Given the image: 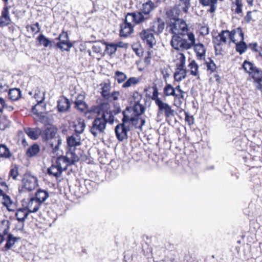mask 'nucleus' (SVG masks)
Returning <instances> with one entry per match:
<instances>
[{
	"label": "nucleus",
	"instance_id": "f257e3e1",
	"mask_svg": "<svg viewBox=\"0 0 262 262\" xmlns=\"http://www.w3.org/2000/svg\"><path fill=\"white\" fill-rule=\"evenodd\" d=\"M100 86L101 96L107 102L92 106L90 109V113H94L97 115L93 121L90 130L95 137L104 132L107 123L113 124L115 121L118 122L117 119H115V116L121 113V109L119 106H115L114 109H112L109 103L112 101H117L120 96L119 91H114L112 93L110 92L112 87L110 79L101 83Z\"/></svg>",
	"mask_w": 262,
	"mask_h": 262
},
{
	"label": "nucleus",
	"instance_id": "f03ea898",
	"mask_svg": "<svg viewBox=\"0 0 262 262\" xmlns=\"http://www.w3.org/2000/svg\"><path fill=\"white\" fill-rule=\"evenodd\" d=\"M58 128L52 124H48L41 129L40 136L42 140L48 143L54 151H56L61 143L57 136Z\"/></svg>",
	"mask_w": 262,
	"mask_h": 262
},
{
	"label": "nucleus",
	"instance_id": "7ed1b4c3",
	"mask_svg": "<svg viewBox=\"0 0 262 262\" xmlns=\"http://www.w3.org/2000/svg\"><path fill=\"white\" fill-rule=\"evenodd\" d=\"M237 30V28H234L231 31L222 30L217 35H213L212 36V43L216 54H222L223 51L222 46L227 43L228 37L229 43L235 41L234 36H236Z\"/></svg>",
	"mask_w": 262,
	"mask_h": 262
},
{
	"label": "nucleus",
	"instance_id": "20e7f679",
	"mask_svg": "<svg viewBox=\"0 0 262 262\" xmlns=\"http://www.w3.org/2000/svg\"><path fill=\"white\" fill-rule=\"evenodd\" d=\"M188 39L180 35H173L172 36L170 45L172 48L177 51H184L191 49L195 43V38L192 32L186 34Z\"/></svg>",
	"mask_w": 262,
	"mask_h": 262
},
{
	"label": "nucleus",
	"instance_id": "39448f33",
	"mask_svg": "<svg viewBox=\"0 0 262 262\" xmlns=\"http://www.w3.org/2000/svg\"><path fill=\"white\" fill-rule=\"evenodd\" d=\"M82 154L79 151L78 154L67 152L66 156H59L56 159L55 164L62 171L66 170L68 167L79 161Z\"/></svg>",
	"mask_w": 262,
	"mask_h": 262
},
{
	"label": "nucleus",
	"instance_id": "423d86ee",
	"mask_svg": "<svg viewBox=\"0 0 262 262\" xmlns=\"http://www.w3.org/2000/svg\"><path fill=\"white\" fill-rule=\"evenodd\" d=\"M38 186V180L36 177L29 173H25L18 186V191L20 193L30 192Z\"/></svg>",
	"mask_w": 262,
	"mask_h": 262
},
{
	"label": "nucleus",
	"instance_id": "0eeeda50",
	"mask_svg": "<svg viewBox=\"0 0 262 262\" xmlns=\"http://www.w3.org/2000/svg\"><path fill=\"white\" fill-rule=\"evenodd\" d=\"M169 32L173 35L186 36L190 32L188 26L183 19H176L169 22Z\"/></svg>",
	"mask_w": 262,
	"mask_h": 262
},
{
	"label": "nucleus",
	"instance_id": "6e6552de",
	"mask_svg": "<svg viewBox=\"0 0 262 262\" xmlns=\"http://www.w3.org/2000/svg\"><path fill=\"white\" fill-rule=\"evenodd\" d=\"M155 29L150 28L143 29L139 33V37L142 42L149 50L152 49L156 45V40L154 35Z\"/></svg>",
	"mask_w": 262,
	"mask_h": 262
},
{
	"label": "nucleus",
	"instance_id": "1a4fd4ad",
	"mask_svg": "<svg viewBox=\"0 0 262 262\" xmlns=\"http://www.w3.org/2000/svg\"><path fill=\"white\" fill-rule=\"evenodd\" d=\"M242 67L254 82H262V70L260 69L247 60L243 63Z\"/></svg>",
	"mask_w": 262,
	"mask_h": 262
},
{
	"label": "nucleus",
	"instance_id": "9d476101",
	"mask_svg": "<svg viewBox=\"0 0 262 262\" xmlns=\"http://www.w3.org/2000/svg\"><path fill=\"white\" fill-rule=\"evenodd\" d=\"M46 104L45 102H37V103L32 106V112L33 119L37 122L43 123L47 121V117L46 112Z\"/></svg>",
	"mask_w": 262,
	"mask_h": 262
},
{
	"label": "nucleus",
	"instance_id": "9b49d317",
	"mask_svg": "<svg viewBox=\"0 0 262 262\" xmlns=\"http://www.w3.org/2000/svg\"><path fill=\"white\" fill-rule=\"evenodd\" d=\"M55 39L59 41L55 44V47L62 52H69L73 47V43L69 40L68 32L64 30H62Z\"/></svg>",
	"mask_w": 262,
	"mask_h": 262
},
{
	"label": "nucleus",
	"instance_id": "f8f14e48",
	"mask_svg": "<svg viewBox=\"0 0 262 262\" xmlns=\"http://www.w3.org/2000/svg\"><path fill=\"white\" fill-rule=\"evenodd\" d=\"M237 35L238 38L236 39L235 36H234V42H232L235 45V51L239 53V55L244 54L248 48L247 43L244 41V33L243 29L241 27H237L236 35Z\"/></svg>",
	"mask_w": 262,
	"mask_h": 262
},
{
	"label": "nucleus",
	"instance_id": "ddd939ff",
	"mask_svg": "<svg viewBox=\"0 0 262 262\" xmlns=\"http://www.w3.org/2000/svg\"><path fill=\"white\" fill-rule=\"evenodd\" d=\"M138 11L148 20L151 18L152 12L157 8L156 5L151 0H147L141 2Z\"/></svg>",
	"mask_w": 262,
	"mask_h": 262
},
{
	"label": "nucleus",
	"instance_id": "4468645a",
	"mask_svg": "<svg viewBox=\"0 0 262 262\" xmlns=\"http://www.w3.org/2000/svg\"><path fill=\"white\" fill-rule=\"evenodd\" d=\"M125 18L134 27L136 26L142 25L147 21L138 10L126 13Z\"/></svg>",
	"mask_w": 262,
	"mask_h": 262
},
{
	"label": "nucleus",
	"instance_id": "2eb2a0df",
	"mask_svg": "<svg viewBox=\"0 0 262 262\" xmlns=\"http://www.w3.org/2000/svg\"><path fill=\"white\" fill-rule=\"evenodd\" d=\"M144 113H140V111L137 108V111L134 106H127L122 112L123 118L122 122L127 124L132 121H135V118L141 116Z\"/></svg>",
	"mask_w": 262,
	"mask_h": 262
},
{
	"label": "nucleus",
	"instance_id": "dca6fc26",
	"mask_svg": "<svg viewBox=\"0 0 262 262\" xmlns=\"http://www.w3.org/2000/svg\"><path fill=\"white\" fill-rule=\"evenodd\" d=\"M176 92L172 96L173 104L177 108H180L183 103L186 101L188 97V92L183 91L180 85H177Z\"/></svg>",
	"mask_w": 262,
	"mask_h": 262
},
{
	"label": "nucleus",
	"instance_id": "f3484780",
	"mask_svg": "<svg viewBox=\"0 0 262 262\" xmlns=\"http://www.w3.org/2000/svg\"><path fill=\"white\" fill-rule=\"evenodd\" d=\"M142 98V94L137 90L132 92L128 98V101L130 104L133 105V106L136 111L138 108L140 111V113H144L145 111V107L140 103Z\"/></svg>",
	"mask_w": 262,
	"mask_h": 262
},
{
	"label": "nucleus",
	"instance_id": "a211bd4d",
	"mask_svg": "<svg viewBox=\"0 0 262 262\" xmlns=\"http://www.w3.org/2000/svg\"><path fill=\"white\" fill-rule=\"evenodd\" d=\"M67 142L69 148L68 152L77 154L76 152V147L81 144V138L78 134L74 133L72 135L68 137Z\"/></svg>",
	"mask_w": 262,
	"mask_h": 262
},
{
	"label": "nucleus",
	"instance_id": "6ab92c4d",
	"mask_svg": "<svg viewBox=\"0 0 262 262\" xmlns=\"http://www.w3.org/2000/svg\"><path fill=\"white\" fill-rule=\"evenodd\" d=\"M41 205L34 196H32L27 201L24 200L22 202L23 206L26 207L30 213L36 212Z\"/></svg>",
	"mask_w": 262,
	"mask_h": 262
},
{
	"label": "nucleus",
	"instance_id": "aec40b11",
	"mask_svg": "<svg viewBox=\"0 0 262 262\" xmlns=\"http://www.w3.org/2000/svg\"><path fill=\"white\" fill-rule=\"evenodd\" d=\"M119 34L121 37H126L134 33V27L124 18L120 24Z\"/></svg>",
	"mask_w": 262,
	"mask_h": 262
},
{
	"label": "nucleus",
	"instance_id": "412c9836",
	"mask_svg": "<svg viewBox=\"0 0 262 262\" xmlns=\"http://www.w3.org/2000/svg\"><path fill=\"white\" fill-rule=\"evenodd\" d=\"M156 105L158 107V114L164 113L166 118L174 116V111L172 109L171 106L168 103L162 101L157 104Z\"/></svg>",
	"mask_w": 262,
	"mask_h": 262
},
{
	"label": "nucleus",
	"instance_id": "4be33fe9",
	"mask_svg": "<svg viewBox=\"0 0 262 262\" xmlns=\"http://www.w3.org/2000/svg\"><path fill=\"white\" fill-rule=\"evenodd\" d=\"M244 6V0H231V11L235 15L243 16Z\"/></svg>",
	"mask_w": 262,
	"mask_h": 262
},
{
	"label": "nucleus",
	"instance_id": "5701e85b",
	"mask_svg": "<svg viewBox=\"0 0 262 262\" xmlns=\"http://www.w3.org/2000/svg\"><path fill=\"white\" fill-rule=\"evenodd\" d=\"M126 124L123 122L119 123L115 127V134L117 139L123 141L127 138V132L129 130L125 126Z\"/></svg>",
	"mask_w": 262,
	"mask_h": 262
},
{
	"label": "nucleus",
	"instance_id": "b1692460",
	"mask_svg": "<svg viewBox=\"0 0 262 262\" xmlns=\"http://www.w3.org/2000/svg\"><path fill=\"white\" fill-rule=\"evenodd\" d=\"M188 72L191 76L196 78L197 80L200 79V75L199 72V66L194 59L189 58L188 60Z\"/></svg>",
	"mask_w": 262,
	"mask_h": 262
},
{
	"label": "nucleus",
	"instance_id": "393cba45",
	"mask_svg": "<svg viewBox=\"0 0 262 262\" xmlns=\"http://www.w3.org/2000/svg\"><path fill=\"white\" fill-rule=\"evenodd\" d=\"M181 11L178 6L175 5L168 9L166 12V15L169 18V21L172 22L176 20V19H180V15Z\"/></svg>",
	"mask_w": 262,
	"mask_h": 262
},
{
	"label": "nucleus",
	"instance_id": "a878e982",
	"mask_svg": "<svg viewBox=\"0 0 262 262\" xmlns=\"http://www.w3.org/2000/svg\"><path fill=\"white\" fill-rule=\"evenodd\" d=\"M2 204L6 207L9 212H14L16 210V204L11 199L10 196L4 193L2 195Z\"/></svg>",
	"mask_w": 262,
	"mask_h": 262
},
{
	"label": "nucleus",
	"instance_id": "bb28decb",
	"mask_svg": "<svg viewBox=\"0 0 262 262\" xmlns=\"http://www.w3.org/2000/svg\"><path fill=\"white\" fill-rule=\"evenodd\" d=\"M85 95L79 94L74 102V107L81 112H84L88 108V105L84 101Z\"/></svg>",
	"mask_w": 262,
	"mask_h": 262
},
{
	"label": "nucleus",
	"instance_id": "cd10ccee",
	"mask_svg": "<svg viewBox=\"0 0 262 262\" xmlns=\"http://www.w3.org/2000/svg\"><path fill=\"white\" fill-rule=\"evenodd\" d=\"M15 216L16 220L21 224V227L24 226V222L25 221L27 217L30 212L29 210L26 208V207L23 206L22 208H20L19 209H17L15 210Z\"/></svg>",
	"mask_w": 262,
	"mask_h": 262
},
{
	"label": "nucleus",
	"instance_id": "c85d7f7f",
	"mask_svg": "<svg viewBox=\"0 0 262 262\" xmlns=\"http://www.w3.org/2000/svg\"><path fill=\"white\" fill-rule=\"evenodd\" d=\"M24 131L33 140L38 139L41 134V129L37 127L35 128L26 127L24 128Z\"/></svg>",
	"mask_w": 262,
	"mask_h": 262
},
{
	"label": "nucleus",
	"instance_id": "c756f323",
	"mask_svg": "<svg viewBox=\"0 0 262 262\" xmlns=\"http://www.w3.org/2000/svg\"><path fill=\"white\" fill-rule=\"evenodd\" d=\"M71 106L69 100L65 96L61 97L57 102L58 111L59 112H66Z\"/></svg>",
	"mask_w": 262,
	"mask_h": 262
},
{
	"label": "nucleus",
	"instance_id": "7c9ffc66",
	"mask_svg": "<svg viewBox=\"0 0 262 262\" xmlns=\"http://www.w3.org/2000/svg\"><path fill=\"white\" fill-rule=\"evenodd\" d=\"M199 4L203 7H209L207 11L214 13L217 9L218 0H198Z\"/></svg>",
	"mask_w": 262,
	"mask_h": 262
},
{
	"label": "nucleus",
	"instance_id": "2f4dec72",
	"mask_svg": "<svg viewBox=\"0 0 262 262\" xmlns=\"http://www.w3.org/2000/svg\"><path fill=\"white\" fill-rule=\"evenodd\" d=\"M188 71L186 68H178L175 69L173 78L175 81L180 82L187 77Z\"/></svg>",
	"mask_w": 262,
	"mask_h": 262
},
{
	"label": "nucleus",
	"instance_id": "473e14b6",
	"mask_svg": "<svg viewBox=\"0 0 262 262\" xmlns=\"http://www.w3.org/2000/svg\"><path fill=\"white\" fill-rule=\"evenodd\" d=\"M8 97L11 101H16L22 97L21 91L19 88L9 89L8 92Z\"/></svg>",
	"mask_w": 262,
	"mask_h": 262
},
{
	"label": "nucleus",
	"instance_id": "72a5a7b5",
	"mask_svg": "<svg viewBox=\"0 0 262 262\" xmlns=\"http://www.w3.org/2000/svg\"><path fill=\"white\" fill-rule=\"evenodd\" d=\"M141 79V77H130L126 79V81L123 83L122 88L127 89L130 87H135L140 83Z\"/></svg>",
	"mask_w": 262,
	"mask_h": 262
},
{
	"label": "nucleus",
	"instance_id": "f704fd0d",
	"mask_svg": "<svg viewBox=\"0 0 262 262\" xmlns=\"http://www.w3.org/2000/svg\"><path fill=\"white\" fill-rule=\"evenodd\" d=\"M194 50L196 54L197 59L202 60L205 59L206 54V49L203 44L199 43L195 44L194 43Z\"/></svg>",
	"mask_w": 262,
	"mask_h": 262
},
{
	"label": "nucleus",
	"instance_id": "c9c22d12",
	"mask_svg": "<svg viewBox=\"0 0 262 262\" xmlns=\"http://www.w3.org/2000/svg\"><path fill=\"white\" fill-rule=\"evenodd\" d=\"M33 196L38 200L39 203L42 204V203L49 198V194L47 190L39 189L36 191Z\"/></svg>",
	"mask_w": 262,
	"mask_h": 262
},
{
	"label": "nucleus",
	"instance_id": "e433bc0d",
	"mask_svg": "<svg viewBox=\"0 0 262 262\" xmlns=\"http://www.w3.org/2000/svg\"><path fill=\"white\" fill-rule=\"evenodd\" d=\"M19 238V237L14 236L11 233L8 234L5 238L6 243L4 247L5 250L7 251L10 249Z\"/></svg>",
	"mask_w": 262,
	"mask_h": 262
},
{
	"label": "nucleus",
	"instance_id": "4c0bfd02",
	"mask_svg": "<svg viewBox=\"0 0 262 262\" xmlns=\"http://www.w3.org/2000/svg\"><path fill=\"white\" fill-rule=\"evenodd\" d=\"M10 222L9 220H3L0 222V234L5 237L9 234L10 230Z\"/></svg>",
	"mask_w": 262,
	"mask_h": 262
},
{
	"label": "nucleus",
	"instance_id": "58836bf2",
	"mask_svg": "<svg viewBox=\"0 0 262 262\" xmlns=\"http://www.w3.org/2000/svg\"><path fill=\"white\" fill-rule=\"evenodd\" d=\"M12 154L9 148L4 144H0V158L10 159Z\"/></svg>",
	"mask_w": 262,
	"mask_h": 262
},
{
	"label": "nucleus",
	"instance_id": "ea45409f",
	"mask_svg": "<svg viewBox=\"0 0 262 262\" xmlns=\"http://www.w3.org/2000/svg\"><path fill=\"white\" fill-rule=\"evenodd\" d=\"M18 176L19 166L16 164H12L8 173L9 179H12L13 180H17Z\"/></svg>",
	"mask_w": 262,
	"mask_h": 262
},
{
	"label": "nucleus",
	"instance_id": "a19ab883",
	"mask_svg": "<svg viewBox=\"0 0 262 262\" xmlns=\"http://www.w3.org/2000/svg\"><path fill=\"white\" fill-rule=\"evenodd\" d=\"M62 170L54 163L48 169V173L50 176H53L56 178L59 177Z\"/></svg>",
	"mask_w": 262,
	"mask_h": 262
},
{
	"label": "nucleus",
	"instance_id": "79ce46f5",
	"mask_svg": "<svg viewBox=\"0 0 262 262\" xmlns=\"http://www.w3.org/2000/svg\"><path fill=\"white\" fill-rule=\"evenodd\" d=\"M190 1L191 0H179V4L175 5V6H178L181 11L187 14L188 13L189 9L191 7Z\"/></svg>",
	"mask_w": 262,
	"mask_h": 262
},
{
	"label": "nucleus",
	"instance_id": "37998d69",
	"mask_svg": "<svg viewBox=\"0 0 262 262\" xmlns=\"http://www.w3.org/2000/svg\"><path fill=\"white\" fill-rule=\"evenodd\" d=\"M40 148L39 146L34 143L30 146L26 151V156L28 157L31 158L36 156L40 151Z\"/></svg>",
	"mask_w": 262,
	"mask_h": 262
},
{
	"label": "nucleus",
	"instance_id": "c03bdc74",
	"mask_svg": "<svg viewBox=\"0 0 262 262\" xmlns=\"http://www.w3.org/2000/svg\"><path fill=\"white\" fill-rule=\"evenodd\" d=\"M176 68H186V57L182 53H179L176 56Z\"/></svg>",
	"mask_w": 262,
	"mask_h": 262
},
{
	"label": "nucleus",
	"instance_id": "a18cd8bd",
	"mask_svg": "<svg viewBox=\"0 0 262 262\" xmlns=\"http://www.w3.org/2000/svg\"><path fill=\"white\" fill-rule=\"evenodd\" d=\"M37 41L40 45H42L44 47L47 48L49 46L52 47V41L49 38H47L43 34H40L36 38Z\"/></svg>",
	"mask_w": 262,
	"mask_h": 262
},
{
	"label": "nucleus",
	"instance_id": "49530a36",
	"mask_svg": "<svg viewBox=\"0 0 262 262\" xmlns=\"http://www.w3.org/2000/svg\"><path fill=\"white\" fill-rule=\"evenodd\" d=\"M177 85L173 87L171 84H166L163 89V94L165 96H173L176 92Z\"/></svg>",
	"mask_w": 262,
	"mask_h": 262
},
{
	"label": "nucleus",
	"instance_id": "de8ad7c7",
	"mask_svg": "<svg viewBox=\"0 0 262 262\" xmlns=\"http://www.w3.org/2000/svg\"><path fill=\"white\" fill-rule=\"evenodd\" d=\"M114 78L117 80L118 83H124L127 79L126 75L121 71H116L115 73Z\"/></svg>",
	"mask_w": 262,
	"mask_h": 262
},
{
	"label": "nucleus",
	"instance_id": "09e8293b",
	"mask_svg": "<svg viewBox=\"0 0 262 262\" xmlns=\"http://www.w3.org/2000/svg\"><path fill=\"white\" fill-rule=\"evenodd\" d=\"M145 122V120L144 119L138 116L135 118V121H132L130 123H132L136 128L142 130V126L144 125Z\"/></svg>",
	"mask_w": 262,
	"mask_h": 262
},
{
	"label": "nucleus",
	"instance_id": "8fccbe9b",
	"mask_svg": "<svg viewBox=\"0 0 262 262\" xmlns=\"http://www.w3.org/2000/svg\"><path fill=\"white\" fill-rule=\"evenodd\" d=\"M104 44L105 45V51L108 55H112L115 53L117 49L115 45V43L104 42Z\"/></svg>",
	"mask_w": 262,
	"mask_h": 262
},
{
	"label": "nucleus",
	"instance_id": "3c124183",
	"mask_svg": "<svg viewBox=\"0 0 262 262\" xmlns=\"http://www.w3.org/2000/svg\"><path fill=\"white\" fill-rule=\"evenodd\" d=\"M204 64L206 66L207 71L210 74L214 73L216 70V66L211 58H209V61H206Z\"/></svg>",
	"mask_w": 262,
	"mask_h": 262
},
{
	"label": "nucleus",
	"instance_id": "603ef678",
	"mask_svg": "<svg viewBox=\"0 0 262 262\" xmlns=\"http://www.w3.org/2000/svg\"><path fill=\"white\" fill-rule=\"evenodd\" d=\"M156 28L155 26H153L151 28V29H155V33L156 32L158 34L162 33L165 27L164 22L160 18H158L157 21L156 23Z\"/></svg>",
	"mask_w": 262,
	"mask_h": 262
},
{
	"label": "nucleus",
	"instance_id": "864d4df0",
	"mask_svg": "<svg viewBox=\"0 0 262 262\" xmlns=\"http://www.w3.org/2000/svg\"><path fill=\"white\" fill-rule=\"evenodd\" d=\"M28 31L29 29H30L31 32L34 34H37L40 31V27L39 23L36 22L31 25H27L26 27Z\"/></svg>",
	"mask_w": 262,
	"mask_h": 262
},
{
	"label": "nucleus",
	"instance_id": "5fc2aeb1",
	"mask_svg": "<svg viewBox=\"0 0 262 262\" xmlns=\"http://www.w3.org/2000/svg\"><path fill=\"white\" fill-rule=\"evenodd\" d=\"M159 71L162 75L163 79L166 80L169 78L170 74L169 72V66L167 65L161 66L159 68Z\"/></svg>",
	"mask_w": 262,
	"mask_h": 262
},
{
	"label": "nucleus",
	"instance_id": "6e6d98bb",
	"mask_svg": "<svg viewBox=\"0 0 262 262\" xmlns=\"http://www.w3.org/2000/svg\"><path fill=\"white\" fill-rule=\"evenodd\" d=\"M153 92L152 93V95L151 96V99L154 100L155 102V104H157L159 102H161L162 100L159 98V93L158 92V89L156 85H154L152 87Z\"/></svg>",
	"mask_w": 262,
	"mask_h": 262
},
{
	"label": "nucleus",
	"instance_id": "4d7b16f0",
	"mask_svg": "<svg viewBox=\"0 0 262 262\" xmlns=\"http://www.w3.org/2000/svg\"><path fill=\"white\" fill-rule=\"evenodd\" d=\"M34 98L36 100L37 102H45V93L40 90L35 91L34 95Z\"/></svg>",
	"mask_w": 262,
	"mask_h": 262
},
{
	"label": "nucleus",
	"instance_id": "13d9d810",
	"mask_svg": "<svg viewBox=\"0 0 262 262\" xmlns=\"http://www.w3.org/2000/svg\"><path fill=\"white\" fill-rule=\"evenodd\" d=\"M253 12H256V10L248 11L246 12V15L244 17V21L246 24H249L251 21H254V19L252 17V13Z\"/></svg>",
	"mask_w": 262,
	"mask_h": 262
},
{
	"label": "nucleus",
	"instance_id": "bf43d9fd",
	"mask_svg": "<svg viewBox=\"0 0 262 262\" xmlns=\"http://www.w3.org/2000/svg\"><path fill=\"white\" fill-rule=\"evenodd\" d=\"M85 128V123L83 121L79 122L75 125V134H80L83 132Z\"/></svg>",
	"mask_w": 262,
	"mask_h": 262
},
{
	"label": "nucleus",
	"instance_id": "052dcab7",
	"mask_svg": "<svg viewBox=\"0 0 262 262\" xmlns=\"http://www.w3.org/2000/svg\"><path fill=\"white\" fill-rule=\"evenodd\" d=\"M1 16L10 21L11 20L9 15V8L7 6H4L3 7Z\"/></svg>",
	"mask_w": 262,
	"mask_h": 262
},
{
	"label": "nucleus",
	"instance_id": "680f3d73",
	"mask_svg": "<svg viewBox=\"0 0 262 262\" xmlns=\"http://www.w3.org/2000/svg\"><path fill=\"white\" fill-rule=\"evenodd\" d=\"M184 262H198L192 253L188 252L185 254L184 259Z\"/></svg>",
	"mask_w": 262,
	"mask_h": 262
},
{
	"label": "nucleus",
	"instance_id": "e2e57ef3",
	"mask_svg": "<svg viewBox=\"0 0 262 262\" xmlns=\"http://www.w3.org/2000/svg\"><path fill=\"white\" fill-rule=\"evenodd\" d=\"M185 120L188 123L189 126L192 125L194 123V118L193 116L189 115L188 112H185Z\"/></svg>",
	"mask_w": 262,
	"mask_h": 262
},
{
	"label": "nucleus",
	"instance_id": "0e129e2a",
	"mask_svg": "<svg viewBox=\"0 0 262 262\" xmlns=\"http://www.w3.org/2000/svg\"><path fill=\"white\" fill-rule=\"evenodd\" d=\"M8 126L7 119L4 117H0V129L4 130Z\"/></svg>",
	"mask_w": 262,
	"mask_h": 262
},
{
	"label": "nucleus",
	"instance_id": "69168bd1",
	"mask_svg": "<svg viewBox=\"0 0 262 262\" xmlns=\"http://www.w3.org/2000/svg\"><path fill=\"white\" fill-rule=\"evenodd\" d=\"M132 49L136 54L139 57L143 56V49L141 47L133 46Z\"/></svg>",
	"mask_w": 262,
	"mask_h": 262
},
{
	"label": "nucleus",
	"instance_id": "338daca9",
	"mask_svg": "<svg viewBox=\"0 0 262 262\" xmlns=\"http://www.w3.org/2000/svg\"><path fill=\"white\" fill-rule=\"evenodd\" d=\"M9 85L6 84H3L0 83V94H2L3 93H8L9 89Z\"/></svg>",
	"mask_w": 262,
	"mask_h": 262
},
{
	"label": "nucleus",
	"instance_id": "774afa93",
	"mask_svg": "<svg viewBox=\"0 0 262 262\" xmlns=\"http://www.w3.org/2000/svg\"><path fill=\"white\" fill-rule=\"evenodd\" d=\"M200 34L203 36L209 34V28L206 26H202L200 29Z\"/></svg>",
	"mask_w": 262,
	"mask_h": 262
}]
</instances>
